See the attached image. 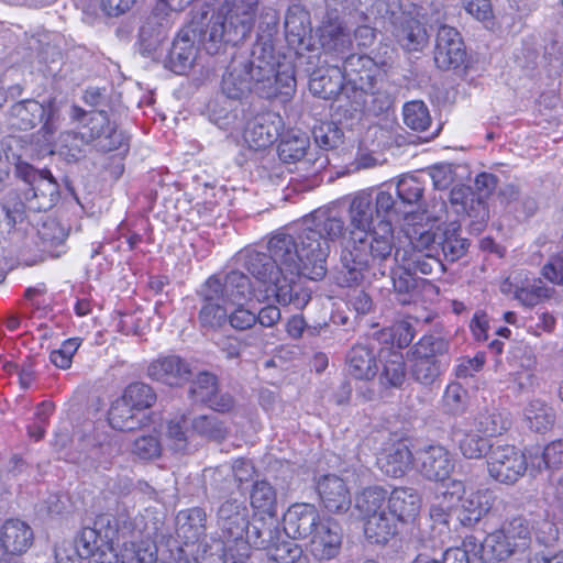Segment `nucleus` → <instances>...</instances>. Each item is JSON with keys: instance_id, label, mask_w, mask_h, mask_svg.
<instances>
[{"instance_id": "obj_1", "label": "nucleus", "mask_w": 563, "mask_h": 563, "mask_svg": "<svg viewBox=\"0 0 563 563\" xmlns=\"http://www.w3.org/2000/svg\"><path fill=\"white\" fill-rule=\"evenodd\" d=\"M398 213L394 196L382 188H368L349 197V236L353 243L342 262L346 283H358L364 273L384 275V263L395 247L391 217Z\"/></svg>"}, {"instance_id": "obj_2", "label": "nucleus", "mask_w": 563, "mask_h": 563, "mask_svg": "<svg viewBox=\"0 0 563 563\" xmlns=\"http://www.w3.org/2000/svg\"><path fill=\"white\" fill-rule=\"evenodd\" d=\"M268 253L249 251L244 267L260 283L257 301L274 298L279 305H292L302 309L310 300V291L302 285V277H313V261L308 250L302 249L298 236L276 233L267 244Z\"/></svg>"}, {"instance_id": "obj_3", "label": "nucleus", "mask_w": 563, "mask_h": 563, "mask_svg": "<svg viewBox=\"0 0 563 563\" xmlns=\"http://www.w3.org/2000/svg\"><path fill=\"white\" fill-rule=\"evenodd\" d=\"M256 0H247L242 13L235 12L238 22L233 21V7L230 3L217 10L209 7L196 12L190 24L183 29L173 42L168 55L170 69L184 74L192 67L197 56L198 40L209 54H217L227 44H235L243 40L254 23V4Z\"/></svg>"}, {"instance_id": "obj_4", "label": "nucleus", "mask_w": 563, "mask_h": 563, "mask_svg": "<svg viewBox=\"0 0 563 563\" xmlns=\"http://www.w3.org/2000/svg\"><path fill=\"white\" fill-rule=\"evenodd\" d=\"M296 79L289 65L277 63L274 49L265 42L256 43L251 58L239 54L229 64L222 78V92L230 99H240L252 89L263 98L288 100Z\"/></svg>"}, {"instance_id": "obj_5", "label": "nucleus", "mask_w": 563, "mask_h": 563, "mask_svg": "<svg viewBox=\"0 0 563 563\" xmlns=\"http://www.w3.org/2000/svg\"><path fill=\"white\" fill-rule=\"evenodd\" d=\"M421 499L413 488L397 487L387 497L378 486L363 489L356 496V508L362 515L364 533L368 541L385 544L398 532V526L411 523L419 515Z\"/></svg>"}, {"instance_id": "obj_6", "label": "nucleus", "mask_w": 563, "mask_h": 563, "mask_svg": "<svg viewBox=\"0 0 563 563\" xmlns=\"http://www.w3.org/2000/svg\"><path fill=\"white\" fill-rule=\"evenodd\" d=\"M346 233L349 227L341 210L334 206L319 208L301 220L298 239L313 261V277L325 276L331 247L341 242Z\"/></svg>"}, {"instance_id": "obj_7", "label": "nucleus", "mask_w": 563, "mask_h": 563, "mask_svg": "<svg viewBox=\"0 0 563 563\" xmlns=\"http://www.w3.org/2000/svg\"><path fill=\"white\" fill-rule=\"evenodd\" d=\"M402 232L409 245L398 249L409 265L420 267V273L430 275L434 271L445 272L440 258L441 224L435 225V219L426 213L409 214L405 219Z\"/></svg>"}, {"instance_id": "obj_8", "label": "nucleus", "mask_w": 563, "mask_h": 563, "mask_svg": "<svg viewBox=\"0 0 563 563\" xmlns=\"http://www.w3.org/2000/svg\"><path fill=\"white\" fill-rule=\"evenodd\" d=\"M70 117L75 121L82 122L84 128L80 140L73 132L62 133L58 137L62 145L68 148L71 157H77L81 153L79 142L82 140L95 143L96 148L100 152H111L123 145L124 136L111 124L107 112H86L84 109L74 106Z\"/></svg>"}, {"instance_id": "obj_9", "label": "nucleus", "mask_w": 563, "mask_h": 563, "mask_svg": "<svg viewBox=\"0 0 563 563\" xmlns=\"http://www.w3.org/2000/svg\"><path fill=\"white\" fill-rule=\"evenodd\" d=\"M531 527L521 516L503 522L500 528L488 533L481 545V559L484 562L504 561L529 548Z\"/></svg>"}, {"instance_id": "obj_10", "label": "nucleus", "mask_w": 563, "mask_h": 563, "mask_svg": "<svg viewBox=\"0 0 563 563\" xmlns=\"http://www.w3.org/2000/svg\"><path fill=\"white\" fill-rule=\"evenodd\" d=\"M42 121L44 122L40 131L43 137L42 146L49 147L53 145L59 123L56 102L49 100L45 106L36 100H24L11 108L9 122L13 129L26 131Z\"/></svg>"}, {"instance_id": "obj_11", "label": "nucleus", "mask_w": 563, "mask_h": 563, "mask_svg": "<svg viewBox=\"0 0 563 563\" xmlns=\"http://www.w3.org/2000/svg\"><path fill=\"white\" fill-rule=\"evenodd\" d=\"M15 175L31 187L26 192L29 209L46 211L55 206L59 197V187L49 170L35 169L29 163L18 159Z\"/></svg>"}, {"instance_id": "obj_12", "label": "nucleus", "mask_w": 563, "mask_h": 563, "mask_svg": "<svg viewBox=\"0 0 563 563\" xmlns=\"http://www.w3.org/2000/svg\"><path fill=\"white\" fill-rule=\"evenodd\" d=\"M278 521L252 523L247 532L249 543L257 550H265L269 560L277 563H294L301 555V549L291 541L279 542Z\"/></svg>"}, {"instance_id": "obj_13", "label": "nucleus", "mask_w": 563, "mask_h": 563, "mask_svg": "<svg viewBox=\"0 0 563 563\" xmlns=\"http://www.w3.org/2000/svg\"><path fill=\"white\" fill-rule=\"evenodd\" d=\"M528 467L525 454L510 444H493L487 454L488 474L501 484H515Z\"/></svg>"}, {"instance_id": "obj_14", "label": "nucleus", "mask_w": 563, "mask_h": 563, "mask_svg": "<svg viewBox=\"0 0 563 563\" xmlns=\"http://www.w3.org/2000/svg\"><path fill=\"white\" fill-rule=\"evenodd\" d=\"M249 509L243 501L228 499L217 512V526L227 547L238 548L240 541H249Z\"/></svg>"}, {"instance_id": "obj_15", "label": "nucleus", "mask_w": 563, "mask_h": 563, "mask_svg": "<svg viewBox=\"0 0 563 563\" xmlns=\"http://www.w3.org/2000/svg\"><path fill=\"white\" fill-rule=\"evenodd\" d=\"M504 294H512L522 306L532 308L552 298L554 289L527 272H517L501 285Z\"/></svg>"}, {"instance_id": "obj_16", "label": "nucleus", "mask_w": 563, "mask_h": 563, "mask_svg": "<svg viewBox=\"0 0 563 563\" xmlns=\"http://www.w3.org/2000/svg\"><path fill=\"white\" fill-rule=\"evenodd\" d=\"M417 471L428 481L443 482L455 468L453 454L441 444H429L415 454Z\"/></svg>"}, {"instance_id": "obj_17", "label": "nucleus", "mask_w": 563, "mask_h": 563, "mask_svg": "<svg viewBox=\"0 0 563 563\" xmlns=\"http://www.w3.org/2000/svg\"><path fill=\"white\" fill-rule=\"evenodd\" d=\"M97 526L100 529H106V538L114 541L124 540L122 548L132 542L137 548L142 540H151L148 536L144 534V520L142 517L132 518L128 514H119L112 516L103 514L97 517Z\"/></svg>"}, {"instance_id": "obj_18", "label": "nucleus", "mask_w": 563, "mask_h": 563, "mask_svg": "<svg viewBox=\"0 0 563 563\" xmlns=\"http://www.w3.org/2000/svg\"><path fill=\"white\" fill-rule=\"evenodd\" d=\"M284 125V120L277 112L258 113L247 121L243 134L244 141L250 148H267L282 135Z\"/></svg>"}, {"instance_id": "obj_19", "label": "nucleus", "mask_w": 563, "mask_h": 563, "mask_svg": "<svg viewBox=\"0 0 563 563\" xmlns=\"http://www.w3.org/2000/svg\"><path fill=\"white\" fill-rule=\"evenodd\" d=\"M76 551L89 563H113L119 554L113 553L111 540L106 538V529H100L95 520L92 528H84L76 540Z\"/></svg>"}, {"instance_id": "obj_20", "label": "nucleus", "mask_w": 563, "mask_h": 563, "mask_svg": "<svg viewBox=\"0 0 563 563\" xmlns=\"http://www.w3.org/2000/svg\"><path fill=\"white\" fill-rule=\"evenodd\" d=\"M466 57L463 40L456 29L441 25L437 34L434 63L441 69L460 67Z\"/></svg>"}, {"instance_id": "obj_21", "label": "nucleus", "mask_w": 563, "mask_h": 563, "mask_svg": "<svg viewBox=\"0 0 563 563\" xmlns=\"http://www.w3.org/2000/svg\"><path fill=\"white\" fill-rule=\"evenodd\" d=\"M323 519L314 505L297 503L284 515V531L291 539L307 540Z\"/></svg>"}, {"instance_id": "obj_22", "label": "nucleus", "mask_w": 563, "mask_h": 563, "mask_svg": "<svg viewBox=\"0 0 563 563\" xmlns=\"http://www.w3.org/2000/svg\"><path fill=\"white\" fill-rule=\"evenodd\" d=\"M344 81L364 92H374L379 69L373 58L366 55L352 54L345 58L342 67Z\"/></svg>"}, {"instance_id": "obj_23", "label": "nucleus", "mask_w": 563, "mask_h": 563, "mask_svg": "<svg viewBox=\"0 0 563 563\" xmlns=\"http://www.w3.org/2000/svg\"><path fill=\"white\" fill-rule=\"evenodd\" d=\"M308 550L317 560L334 558L341 548L342 532L340 526L332 519L325 518L311 533Z\"/></svg>"}, {"instance_id": "obj_24", "label": "nucleus", "mask_w": 563, "mask_h": 563, "mask_svg": "<svg viewBox=\"0 0 563 563\" xmlns=\"http://www.w3.org/2000/svg\"><path fill=\"white\" fill-rule=\"evenodd\" d=\"M173 24V16L165 11L164 3H156L140 27L139 40L144 53L154 52L166 38Z\"/></svg>"}, {"instance_id": "obj_25", "label": "nucleus", "mask_w": 563, "mask_h": 563, "mask_svg": "<svg viewBox=\"0 0 563 563\" xmlns=\"http://www.w3.org/2000/svg\"><path fill=\"white\" fill-rule=\"evenodd\" d=\"M33 530L19 519L7 520L0 529V563L8 554L19 555L26 552L33 543Z\"/></svg>"}, {"instance_id": "obj_26", "label": "nucleus", "mask_w": 563, "mask_h": 563, "mask_svg": "<svg viewBox=\"0 0 563 563\" xmlns=\"http://www.w3.org/2000/svg\"><path fill=\"white\" fill-rule=\"evenodd\" d=\"M466 486L462 481L453 479L441 486L430 506V517L435 523L448 525L452 511L459 512Z\"/></svg>"}, {"instance_id": "obj_27", "label": "nucleus", "mask_w": 563, "mask_h": 563, "mask_svg": "<svg viewBox=\"0 0 563 563\" xmlns=\"http://www.w3.org/2000/svg\"><path fill=\"white\" fill-rule=\"evenodd\" d=\"M220 288L213 282H206L200 289L202 306L199 311V322L207 329H220L228 321L227 305L220 297Z\"/></svg>"}, {"instance_id": "obj_28", "label": "nucleus", "mask_w": 563, "mask_h": 563, "mask_svg": "<svg viewBox=\"0 0 563 563\" xmlns=\"http://www.w3.org/2000/svg\"><path fill=\"white\" fill-rule=\"evenodd\" d=\"M206 282H213L220 288V297L223 303L240 305L252 296L257 300L256 294L260 291V283L252 287L246 275L241 272L232 271L228 273L223 280L217 276L208 278Z\"/></svg>"}, {"instance_id": "obj_29", "label": "nucleus", "mask_w": 563, "mask_h": 563, "mask_svg": "<svg viewBox=\"0 0 563 563\" xmlns=\"http://www.w3.org/2000/svg\"><path fill=\"white\" fill-rule=\"evenodd\" d=\"M147 375L153 380L179 386L190 378L191 372L189 365L179 356L168 355L153 360L147 367Z\"/></svg>"}, {"instance_id": "obj_30", "label": "nucleus", "mask_w": 563, "mask_h": 563, "mask_svg": "<svg viewBox=\"0 0 563 563\" xmlns=\"http://www.w3.org/2000/svg\"><path fill=\"white\" fill-rule=\"evenodd\" d=\"M318 493L324 508L334 514L346 512L351 507V493L346 483L336 475H325L318 482Z\"/></svg>"}, {"instance_id": "obj_31", "label": "nucleus", "mask_w": 563, "mask_h": 563, "mask_svg": "<svg viewBox=\"0 0 563 563\" xmlns=\"http://www.w3.org/2000/svg\"><path fill=\"white\" fill-rule=\"evenodd\" d=\"M395 262L398 265V269L391 273V282L395 292L398 296V301L401 303H409L411 301V296L413 290L417 287V279L415 278L416 273H420V267L409 265L408 258L400 253L399 250L395 251L394 257L390 256L389 261L384 263L387 269L390 268V265L387 263ZM384 274L383 276H385Z\"/></svg>"}, {"instance_id": "obj_32", "label": "nucleus", "mask_w": 563, "mask_h": 563, "mask_svg": "<svg viewBox=\"0 0 563 563\" xmlns=\"http://www.w3.org/2000/svg\"><path fill=\"white\" fill-rule=\"evenodd\" d=\"M493 503L494 495L488 489H466L459 507V520L463 526H474L490 510Z\"/></svg>"}, {"instance_id": "obj_33", "label": "nucleus", "mask_w": 563, "mask_h": 563, "mask_svg": "<svg viewBox=\"0 0 563 563\" xmlns=\"http://www.w3.org/2000/svg\"><path fill=\"white\" fill-rule=\"evenodd\" d=\"M250 503L255 516L261 517L253 523L260 525L264 521L266 525H271L273 520H277V494L268 482L257 481L253 484Z\"/></svg>"}, {"instance_id": "obj_34", "label": "nucleus", "mask_w": 563, "mask_h": 563, "mask_svg": "<svg viewBox=\"0 0 563 563\" xmlns=\"http://www.w3.org/2000/svg\"><path fill=\"white\" fill-rule=\"evenodd\" d=\"M319 41L328 53L344 54L352 47V37L346 26L336 18L330 15L319 30Z\"/></svg>"}, {"instance_id": "obj_35", "label": "nucleus", "mask_w": 563, "mask_h": 563, "mask_svg": "<svg viewBox=\"0 0 563 563\" xmlns=\"http://www.w3.org/2000/svg\"><path fill=\"white\" fill-rule=\"evenodd\" d=\"M347 374L360 380H369L377 374L376 354L365 344L354 345L346 356Z\"/></svg>"}, {"instance_id": "obj_36", "label": "nucleus", "mask_w": 563, "mask_h": 563, "mask_svg": "<svg viewBox=\"0 0 563 563\" xmlns=\"http://www.w3.org/2000/svg\"><path fill=\"white\" fill-rule=\"evenodd\" d=\"M413 460L415 456L405 443H394L377 455V465L386 475L400 477Z\"/></svg>"}, {"instance_id": "obj_37", "label": "nucleus", "mask_w": 563, "mask_h": 563, "mask_svg": "<svg viewBox=\"0 0 563 563\" xmlns=\"http://www.w3.org/2000/svg\"><path fill=\"white\" fill-rule=\"evenodd\" d=\"M311 33L310 14L300 5H291L285 16V34L288 44L297 48Z\"/></svg>"}, {"instance_id": "obj_38", "label": "nucleus", "mask_w": 563, "mask_h": 563, "mask_svg": "<svg viewBox=\"0 0 563 563\" xmlns=\"http://www.w3.org/2000/svg\"><path fill=\"white\" fill-rule=\"evenodd\" d=\"M344 76L338 66H332L323 74L314 71L309 81V90L322 99H334L343 89Z\"/></svg>"}, {"instance_id": "obj_39", "label": "nucleus", "mask_w": 563, "mask_h": 563, "mask_svg": "<svg viewBox=\"0 0 563 563\" xmlns=\"http://www.w3.org/2000/svg\"><path fill=\"white\" fill-rule=\"evenodd\" d=\"M440 255L445 261L455 262L463 257L467 251L468 242L460 235V224L456 222L441 224L439 242Z\"/></svg>"}, {"instance_id": "obj_40", "label": "nucleus", "mask_w": 563, "mask_h": 563, "mask_svg": "<svg viewBox=\"0 0 563 563\" xmlns=\"http://www.w3.org/2000/svg\"><path fill=\"white\" fill-rule=\"evenodd\" d=\"M145 421V415L130 406L123 398L117 399L109 411V423L120 431H133Z\"/></svg>"}, {"instance_id": "obj_41", "label": "nucleus", "mask_w": 563, "mask_h": 563, "mask_svg": "<svg viewBox=\"0 0 563 563\" xmlns=\"http://www.w3.org/2000/svg\"><path fill=\"white\" fill-rule=\"evenodd\" d=\"M278 156L285 163L300 161L307 153L310 141L309 136L300 130H289L280 135Z\"/></svg>"}, {"instance_id": "obj_42", "label": "nucleus", "mask_w": 563, "mask_h": 563, "mask_svg": "<svg viewBox=\"0 0 563 563\" xmlns=\"http://www.w3.org/2000/svg\"><path fill=\"white\" fill-rule=\"evenodd\" d=\"M450 201L453 206H460L457 211L466 212L470 217L479 221L488 218V211L482 198H476L472 189L467 186H456L450 191Z\"/></svg>"}, {"instance_id": "obj_43", "label": "nucleus", "mask_w": 563, "mask_h": 563, "mask_svg": "<svg viewBox=\"0 0 563 563\" xmlns=\"http://www.w3.org/2000/svg\"><path fill=\"white\" fill-rule=\"evenodd\" d=\"M523 417L530 430L541 433L553 426L555 413L553 408L544 400L532 399L527 404Z\"/></svg>"}, {"instance_id": "obj_44", "label": "nucleus", "mask_w": 563, "mask_h": 563, "mask_svg": "<svg viewBox=\"0 0 563 563\" xmlns=\"http://www.w3.org/2000/svg\"><path fill=\"white\" fill-rule=\"evenodd\" d=\"M206 512L201 508H191L177 516V533L187 541L198 540L206 530Z\"/></svg>"}, {"instance_id": "obj_45", "label": "nucleus", "mask_w": 563, "mask_h": 563, "mask_svg": "<svg viewBox=\"0 0 563 563\" xmlns=\"http://www.w3.org/2000/svg\"><path fill=\"white\" fill-rule=\"evenodd\" d=\"M453 439L457 443L462 455L466 459H481L490 450L485 437L475 433L473 430L456 429L453 432Z\"/></svg>"}, {"instance_id": "obj_46", "label": "nucleus", "mask_w": 563, "mask_h": 563, "mask_svg": "<svg viewBox=\"0 0 563 563\" xmlns=\"http://www.w3.org/2000/svg\"><path fill=\"white\" fill-rule=\"evenodd\" d=\"M399 44L409 52H418L423 48L428 42L426 27L415 19H408L396 33Z\"/></svg>"}, {"instance_id": "obj_47", "label": "nucleus", "mask_w": 563, "mask_h": 563, "mask_svg": "<svg viewBox=\"0 0 563 563\" xmlns=\"http://www.w3.org/2000/svg\"><path fill=\"white\" fill-rule=\"evenodd\" d=\"M406 380V364L400 353H393L384 363L378 377L382 390L401 388Z\"/></svg>"}, {"instance_id": "obj_48", "label": "nucleus", "mask_w": 563, "mask_h": 563, "mask_svg": "<svg viewBox=\"0 0 563 563\" xmlns=\"http://www.w3.org/2000/svg\"><path fill=\"white\" fill-rule=\"evenodd\" d=\"M114 561L118 563H154L156 545L153 540H142L137 548L133 542L125 544Z\"/></svg>"}, {"instance_id": "obj_49", "label": "nucleus", "mask_w": 563, "mask_h": 563, "mask_svg": "<svg viewBox=\"0 0 563 563\" xmlns=\"http://www.w3.org/2000/svg\"><path fill=\"white\" fill-rule=\"evenodd\" d=\"M130 406L144 413L156 401V394L144 383L130 384L121 396Z\"/></svg>"}, {"instance_id": "obj_50", "label": "nucleus", "mask_w": 563, "mask_h": 563, "mask_svg": "<svg viewBox=\"0 0 563 563\" xmlns=\"http://www.w3.org/2000/svg\"><path fill=\"white\" fill-rule=\"evenodd\" d=\"M449 351V342L439 335H424L413 347V357L428 361H440L439 357L445 355Z\"/></svg>"}, {"instance_id": "obj_51", "label": "nucleus", "mask_w": 563, "mask_h": 563, "mask_svg": "<svg viewBox=\"0 0 563 563\" xmlns=\"http://www.w3.org/2000/svg\"><path fill=\"white\" fill-rule=\"evenodd\" d=\"M402 115L405 124L415 131H426L431 124L429 109L421 100L405 103Z\"/></svg>"}, {"instance_id": "obj_52", "label": "nucleus", "mask_w": 563, "mask_h": 563, "mask_svg": "<svg viewBox=\"0 0 563 563\" xmlns=\"http://www.w3.org/2000/svg\"><path fill=\"white\" fill-rule=\"evenodd\" d=\"M563 465V440L548 444L541 454L531 459V466L538 471L556 470Z\"/></svg>"}, {"instance_id": "obj_53", "label": "nucleus", "mask_w": 563, "mask_h": 563, "mask_svg": "<svg viewBox=\"0 0 563 563\" xmlns=\"http://www.w3.org/2000/svg\"><path fill=\"white\" fill-rule=\"evenodd\" d=\"M192 429L202 437L220 441L228 434V429L216 415H203L194 419Z\"/></svg>"}, {"instance_id": "obj_54", "label": "nucleus", "mask_w": 563, "mask_h": 563, "mask_svg": "<svg viewBox=\"0 0 563 563\" xmlns=\"http://www.w3.org/2000/svg\"><path fill=\"white\" fill-rule=\"evenodd\" d=\"M477 426L485 437H496L509 429L510 420L501 412L492 411L481 415Z\"/></svg>"}, {"instance_id": "obj_55", "label": "nucleus", "mask_w": 563, "mask_h": 563, "mask_svg": "<svg viewBox=\"0 0 563 563\" xmlns=\"http://www.w3.org/2000/svg\"><path fill=\"white\" fill-rule=\"evenodd\" d=\"M423 190V184L412 175H405L397 183V195L407 205L419 202Z\"/></svg>"}, {"instance_id": "obj_56", "label": "nucleus", "mask_w": 563, "mask_h": 563, "mask_svg": "<svg viewBox=\"0 0 563 563\" xmlns=\"http://www.w3.org/2000/svg\"><path fill=\"white\" fill-rule=\"evenodd\" d=\"M413 378L423 384L431 385L440 374L441 361H428L424 358L413 357L412 364Z\"/></svg>"}, {"instance_id": "obj_57", "label": "nucleus", "mask_w": 563, "mask_h": 563, "mask_svg": "<svg viewBox=\"0 0 563 563\" xmlns=\"http://www.w3.org/2000/svg\"><path fill=\"white\" fill-rule=\"evenodd\" d=\"M162 444L156 435H142L133 442L132 453L141 460H153L161 455Z\"/></svg>"}, {"instance_id": "obj_58", "label": "nucleus", "mask_w": 563, "mask_h": 563, "mask_svg": "<svg viewBox=\"0 0 563 563\" xmlns=\"http://www.w3.org/2000/svg\"><path fill=\"white\" fill-rule=\"evenodd\" d=\"M80 344L81 340L79 338H71L64 341L59 349L51 352V362L58 368H69L73 362V356Z\"/></svg>"}, {"instance_id": "obj_59", "label": "nucleus", "mask_w": 563, "mask_h": 563, "mask_svg": "<svg viewBox=\"0 0 563 563\" xmlns=\"http://www.w3.org/2000/svg\"><path fill=\"white\" fill-rule=\"evenodd\" d=\"M313 137L319 147L330 150L336 147L341 143L342 132L333 123H322L314 128Z\"/></svg>"}, {"instance_id": "obj_60", "label": "nucleus", "mask_w": 563, "mask_h": 563, "mask_svg": "<svg viewBox=\"0 0 563 563\" xmlns=\"http://www.w3.org/2000/svg\"><path fill=\"white\" fill-rule=\"evenodd\" d=\"M217 378L214 375L203 372L194 382L191 394L196 400L207 402L217 393Z\"/></svg>"}, {"instance_id": "obj_61", "label": "nucleus", "mask_w": 563, "mask_h": 563, "mask_svg": "<svg viewBox=\"0 0 563 563\" xmlns=\"http://www.w3.org/2000/svg\"><path fill=\"white\" fill-rule=\"evenodd\" d=\"M38 235L44 243L59 245L66 240L68 233L57 220L47 218L38 229Z\"/></svg>"}, {"instance_id": "obj_62", "label": "nucleus", "mask_w": 563, "mask_h": 563, "mask_svg": "<svg viewBox=\"0 0 563 563\" xmlns=\"http://www.w3.org/2000/svg\"><path fill=\"white\" fill-rule=\"evenodd\" d=\"M203 478L211 487L219 492H225L232 485L231 471L228 465H222L216 468H206L203 471Z\"/></svg>"}, {"instance_id": "obj_63", "label": "nucleus", "mask_w": 563, "mask_h": 563, "mask_svg": "<svg viewBox=\"0 0 563 563\" xmlns=\"http://www.w3.org/2000/svg\"><path fill=\"white\" fill-rule=\"evenodd\" d=\"M235 306L236 308L230 314L228 313L227 322L238 331H244L252 328L255 324V313L244 308L243 302Z\"/></svg>"}, {"instance_id": "obj_64", "label": "nucleus", "mask_w": 563, "mask_h": 563, "mask_svg": "<svg viewBox=\"0 0 563 563\" xmlns=\"http://www.w3.org/2000/svg\"><path fill=\"white\" fill-rule=\"evenodd\" d=\"M542 276L555 285H563V252L550 257L542 267Z\"/></svg>"}]
</instances>
